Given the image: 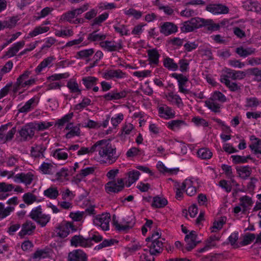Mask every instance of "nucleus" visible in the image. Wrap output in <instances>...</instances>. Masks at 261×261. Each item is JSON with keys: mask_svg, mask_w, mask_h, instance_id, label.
<instances>
[{"mask_svg": "<svg viewBox=\"0 0 261 261\" xmlns=\"http://www.w3.org/2000/svg\"><path fill=\"white\" fill-rule=\"evenodd\" d=\"M92 148L95 151L98 152L99 156L102 158L106 163L112 164L115 163L120 156L117 152L116 148L108 140H101L94 143V147Z\"/></svg>", "mask_w": 261, "mask_h": 261, "instance_id": "obj_1", "label": "nucleus"}, {"mask_svg": "<svg viewBox=\"0 0 261 261\" xmlns=\"http://www.w3.org/2000/svg\"><path fill=\"white\" fill-rule=\"evenodd\" d=\"M161 234L156 231L153 233L151 237L146 239L147 242V247L149 248V252L152 255H158L160 254L163 250V240L165 239L161 237Z\"/></svg>", "mask_w": 261, "mask_h": 261, "instance_id": "obj_2", "label": "nucleus"}, {"mask_svg": "<svg viewBox=\"0 0 261 261\" xmlns=\"http://www.w3.org/2000/svg\"><path fill=\"white\" fill-rule=\"evenodd\" d=\"M29 216L31 219L36 221L41 227L45 226L50 219V217L49 215L42 213L41 206H38L33 208Z\"/></svg>", "mask_w": 261, "mask_h": 261, "instance_id": "obj_3", "label": "nucleus"}, {"mask_svg": "<svg viewBox=\"0 0 261 261\" xmlns=\"http://www.w3.org/2000/svg\"><path fill=\"white\" fill-rule=\"evenodd\" d=\"M36 125L34 123H29L23 126L18 133L23 141L32 139L35 135Z\"/></svg>", "mask_w": 261, "mask_h": 261, "instance_id": "obj_4", "label": "nucleus"}, {"mask_svg": "<svg viewBox=\"0 0 261 261\" xmlns=\"http://www.w3.org/2000/svg\"><path fill=\"white\" fill-rule=\"evenodd\" d=\"M197 234L195 231H191L189 234H187L185 238L187 245L186 247L182 248V252L190 251L195 248L197 244L200 242L199 241H197Z\"/></svg>", "mask_w": 261, "mask_h": 261, "instance_id": "obj_5", "label": "nucleus"}, {"mask_svg": "<svg viewBox=\"0 0 261 261\" xmlns=\"http://www.w3.org/2000/svg\"><path fill=\"white\" fill-rule=\"evenodd\" d=\"M111 220V216L109 213L98 215L93 219V223L97 226H100L104 230L109 229V223Z\"/></svg>", "mask_w": 261, "mask_h": 261, "instance_id": "obj_6", "label": "nucleus"}, {"mask_svg": "<svg viewBox=\"0 0 261 261\" xmlns=\"http://www.w3.org/2000/svg\"><path fill=\"white\" fill-rule=\"evenodd\" d=\"M124 186L123 178L117 179V181L113 180L108 182L106 185V190L107 193H118L122 190Z\"/></svg>", "mask_w": 261, "mask_h": 261, "instance_id": "obj_7", "label": "nucleus"}, {"mask_svg": "<svg viewBox=\"0 0 261 261\" xmlns=\"http://www.w3.org/2000/svg\"><path fill=\"white\" fill-rule=\"evenodd\" d=\"M129 92L128 90H123L119 92L117 90H113L103 96V98L107 101L117 100L124 98Z\"/></svg>", "mask_w": 261, "mask_h": 261, "instance_id": "obj_8", "label": "nucleus"}, {"mask_svg": "<svg viewBox=\"0 0 261 261\" xmlns=\"http://www.w3.org/2000/svg\"><path fill=\"white\" fill-rule=\"evenodd\" d=\"M206 10L215 15L227 14L229 12L228 8L221 4H210Z\"/></svg>", "mask_w": 261, "mask_h": 261, "instance_id": "obj_9", "label": "nucleus"}, {"mask_svg": "<svg viewBox=\"0 0 261 261\" xmlns=\"http://www.w3.org/2000/svg\"><path fill=\"white\" fill-rule=\"evenodd\" d=\"M90 241L83 236L75 235L70 240L71 245L74 247H90Z\"/></svg>", "mask_w": 261, "mask_h": 261, "instance_id": "obj_10", "label": "nucleus"}, {"mask_svg": "<svg viewBox=\"0 0 261 261\" xmlns=\"http://www.w3.org/2000/svg\"><path fill=\"white\" fill-rule=\"evenodd\" d=\"M68 260L87 261V256L82 250L75 249L68 253Z\"/></svg>", "mask_w": 261, "mask_h": 261, "instance_id": "obj_11", "label": "nucleus"}, {"mask_svg": "<svg viewBox=\"0 0 261 261\" xmlns=\"http://www.w3.org/2000/svg\"><path fill=\"white\" fill-rule=\"evenodd\" d=\"M172 76L178 81L179 91L184 94L188 93L189 91L185 88L186 83L188 81V77L181 74H177L176 73H172Z\"/></svg>", "mask_w": 261, "mask_h": 261, "instance_id": "obj_12", "label": "nucleus"}, {"mask_svg": "<svg viewBox=\"0 0 261 261\" xmlns=\"http://www.w3.org/2000/svg\"><path fill=\"white\" fill-rule=\"evenodd\" d=\"M33 174L30 172L18 173L14 176V181L15 182H22L26 185H29L33 181Z\"/></svg>", "mask_w": 261, "mask_h": 261, "instance_id": "obj_13", "label": "nucleus"}, {"mask_svg": "<svg viewBox=\"0 0 261 261\" xmlns=\"http://www.w3.org/2000/svg\"><path fill=\"white\" fill-rule=\"evenodd\" d=\"M36 229V225L31 221H27L22 225L21 230L18 234L20 237L32 234Z\"/></svg>", "mask_w": 261, "mask_h": 261, "instance_id": "obj_14", "label": "nucleus"}, {"mask_svg": "<svg viewBox=\"0 0 261 261\" xmlns=\"http://www.w3.org/2000/svg\"><path fill=\"white\" fill-rule=\"evenodd\" d=\"M46 149V147L42 144H35L31 147V156L34 159H42L44 158V152Z\"/></svg>", "mask_w": 261, "mask_h": 261, "instance_id": "obj_15", "label": "nucleus"}, {"mask_svg": "<svg viewBox=\"0 0 261 261\" xmlns=\"http://www.w3.org/2000/svg\"><path fill=\"white\" fill-rule=\"evenodd\" d=\"M100 46L108 51H114L121 49L122 45L121 42L114 41H105L100 43Z\"/></svg>", "mask_w": 261, "mask_h": 261, "instance_id": "obj_16", "label": "nucleus"}, {"mask_svg": "<svg viewBox=\"0 0 261 261\" xmlns=\"http://www.w3.org/2000/svg\"><path fill=\"white\" fill-rule=\"evenodd\" d=\"M177 27L172 22H165L160 27L161 33L168 36L177 31Z\"/></svg>", "mask_w": 261, "mask_h": 261, "instance_id": "obj_17", "label": "nucleus"}, {"mask_svg": "<svg viewBox=\"0 0 261 261\" xmlns=\"http://www.w3.org/2000/svg\"><path fill=\"white\" fill-rule=\"evenodd\" d=\"M158 112L160 116L166 119L174 117L175 112L170 107L166 105H162L158 108Z\"/></svg>", "mask_w": 261, "mask_h": 261, "instance_id": "obj_18", "label": "nucleus"}, {"mask_svg": "<svg viewBox=\"0 0 261 261\" xmlns=\"http://www.w3.org/2000/svg\"><path fill=\"white\" fill-rule=\"evenodd\" d=\"M135 222L131 220L127 221L125 223L120 224L116 219V216L115 215L113 216L112 224L117 230L126 231L132 228Z\"/></svg>", "mask_w": 261, "mask_h": 261, "instance_id": "obj_19", "label": "nucleus"}, {"mask_svg": "<svg viewBox=\"0 0 261 261\" xmlns=\"http://www.w3.org/2000/svg\"><path fill=\"white\" fill-rule=\"evenodd\" d=\"M225 72L227 74V77L233 80H240L243 79L246 75V73L243 71H237L230 68H226Z\"/></svg>", "mask_w": 261, "mask_h": 261, "instance_id": "obj_20", "label": "nucleus"}, {"mask_svg": "<svg viewBox=\"0 0 261 261\" xmlns=\"http://www.w3.org/2000/svg\"><path fill=\"white\" fill-rule=\"evenodd\" d=\"M149 64L151 66H157L159 63L160 55L156 49H149L147 50Z\"/></svg>", "mask_w": 261, "mask_h": 261, "instance_id": "obj_21", "label": "nucleus"}, {"mask_svg": "<svg viewBox=\"0 0 261 261\" xmlns=\"http://www.w3.org/2000/svg\"><path fill=\"white\" fill-rule=\"evenodd\" d=\"M38 102V100L37 98L33 97L27 101L24 105L20 107L18 111L19 113H25L29 112L31 111L32 109H34L37 105Z\"/></svg>", "mask_w": 261, "mask_h": 261, "instance_id": "obj_22", "label": "nucleus"}, {"mask_svg": "<svg viewBox=\"0 0 261 261\" xmlns=\"http://www.w3.org/2000/svg\"><path fill=\"white\" fill-rule=\"evenodd\" d=\"M243 7L247 11L258 12L261 10L260 5L255 1L247 0L243 3Z\"/></svg>", "mask_w": 261, "mask_h": 261, "instance_id": "obj_23", "label": "nucleus"}, {"mask_svg": "<svg viewBox=\"0 0 261 261\" xmlns=\"http://www.w3.org/2000/svg\"><path fill=\"white\" fill-rule=\"evenodd\" d=\"M125 74L121 70H109L105 72L103 77L105 79H122L125 76Z\"/></svg>", "mask_w": 261, "mask_h": 261, "instance_id": "obj_24", "label": "nucleus"}, {"mask_svg": "<svg viewBox=\"0 0 261 261\" xmlns=\"http://www.w3.org/2000/svg\"><path fill=\"white\" fill-rule=\"evenodd\" d=\"M190 21L194 30L206 26V24H209L211 22V21L209 20L198 17L191 18Z\"/></svg>", "mask_w": 261, "mask_h": 261, "instance_id": "obj_25", "label": "nucleus"}, {"mask_svg": "<svg viewBox=\"0 0 261 261\" xmlns=\"http://www.w3.org/2000/svg\"><path fill=\"white\" fill-rule=\"evenodd\" d=\"M44 195L50 199H56L59 195L58 188L55 186H51L43 192Z\"/></svg>", "mask_w": 261, "mask_h": 261, "instance_id": "obj_26", "label": "nucleus"}, {"mask_svg": "<svg viewBox=\"0 0 261 261\" xmlns=\"http://www.w3.org/2000/svg\"><path fill=\"white\" fill-rule=\"evenodd\" d=\"M249 147L257 158L261 159V140L255 138V142L249 145Z\"/></svg>", "mask_w": 261, "mask_h": 261, "instance_id": "obj_27", "label": "nucleus"}, {"mask_svg": "<svg viewBox=\"0 0 261 261\" xmlns=\"http://www.w3.org/2000/svg\"><path fill=\"white\" fill-rule=\"evenodd\" d=\"M255 52V49L252 47L244 48L242 46L237 47L236 53L241 57L245 58L249 55L253 54Z\"/></svg>", "mask_w": 261, "mask_h": 261, "instance_id": "obj_28", "label": "nucleus"}, {"mask_svg": "<svg viewBox=\"0 0 261 261\" xmlns=\"http://www.w3.org/2000/svg\"><path fill=\"white\" fill-rule=\"evenodd\" d=\"M72 225L70 223H67L65 225L60 226L57 231V236L61 238H66L69 233V228H71Z\"/></svg>", "mask_w": 261, "mask_h": 261, "instance_id": "obj_29", "label": "nucleus"}, {"mask_svg": "<svg viewBox=\"0 0 261 261\" xmlns=\"http://www.w3.org/2000/svg\"><path fill=\"white\" fill-rule=\"evenodd\" d=\"M55 166L51 163L43 162L39 167V170L45 174H53Z\"/></svg>", "mask_w": 261, "mask_h": 261, "instance_id": "obj_30", "label": "nucleus"}, {"mask_svg": "<svg viewBox=\"0 0 261 261\" xmlns=\"http://www.w3.org/2000/svg\"><path fill=\"white\" fill-rule=\"evenodd\" d=\"M97 81V78L91 76L84 77L82 80L83 85L87 89H90L95 86Z\"/></svg>", "mask_w": 261, "mask_h": 261, "instance_id": "obj_31", "label": "nucleus"}, {"mask_svg": "<svg viewBox=\"0 0 261 261\" xmlns=\"http://www.w3.org/2000/svg\"><path fill=\"white\" fill-rule=\"evenodd\" d=\"M24 45L25 42L24 41H21L15 43L12 47L9 48L7 55L10 57H13Z\"/></svg>", "mask_w": 261, "mask_h": 261, "instance_id": "obj_32", "label": "nucleus"}, {"mask_svg": "<svg viewBox=\"0 0 261 261\" xmlns=\"http://www.w3.org/2000/svg\"><path fill=\"white\" fill-rule=\"evenodd\" d=\"M164 66L169 70L176 71L178 67L177 64L174 62L173 59L166 57L163 60Z\"/></svg>", "mask_w": 261, "mask_h": 261, "instance_id": "obj_33", "label": "nucleus"}, {"mask_svg": "<svg viewBox=\"0 0 261 261\" xmlns=\"http://www.w3.org/2000/svg\"><path fill=\"white\" fill-rule=\"evenodd\" d=\"M106 38V35L98 33L97 31H95L88 34L87 39L91 42H96L103 41Z\"/></svg>", "mask_w": 261, "mask_h": 261, "instance_id": "obj_34", "label": "nucleus"}, {"mask_svg": "<svg viewBox=\"0 0 261 261\" xmlns=\"http://www.w3.org/2000/svg\"><path fill=\"white\" fill-rule=\"evenodd\" d=\"M140 175L139 171L137 170H133L127 173L128 181L126 183L127 187H129L132 184L137 181Z\"/></svg>", "mask_w": 261, "mask_h": 261, "instance_id": "obj_35", "label": "nucleus"}, {"mask_svg": "<svg viewBox=\"0 0 261 261\" xmlns=\"http://www.w3.org/2000/svg\"><path fill=\"white\" fill-rule=\"evenodd\" d=\"M55 59V58L51 56L44 59L36 68V72L37 73H40L44 68L51 64Z\"/></svg>", "mask_w": 261, "mask_h": 261, "instance_id": "obj_36", "label": "nucleus"}, {"mask_svg": "<svg viewBox=\"0 0 261 261\" xmlns=\"http://www.w3.org/2000/svg\"><path fill=\"white\" fill-rule=\"evenodd\" d=\"M168 203L167 200L165 198L159 196L153 197L151 206L156 208H161L166 206Z\"/></svg>", "mask_w": 261, "mask_h": 261, "instance_id": "obj_37", "label": "nucleus"}, {"mask_svg": "<svg viewBox=\"0 0 261 261\" xmlns=\"http://www.w3.org/2000/svg\"><path fill=\"white\" fill-rule=\"evenodd\" d=\"M185 124H186L185 122L181 120H173L167 123V127L173 131L178 130L182 125Z\"/></svg>", "mask_w": 261, "mask_h": 261, "instance_id": "obj_38", "label": "nucleus"}, {"mask_svg": "<svg viewBox=\"0 0 261 261\" xmlns=\"http://www.w3.org/2000/svg\"><path fill=\"white\" fill-rule=\"evenodd\" d=\"M236 170L239 176L243 179L248 178L251 173V170L249 166L238 167L236 168Z\"/></svg>", "mask_w": 261, "mask_h": 261, "instance_id": "obj_39", "label": "nucleus"}, {"mask_svg": "<svg viewBox=\"0 0 261 261\" xmlns=\"http://www.w3.org/2000/svg\"><path fill=\"white\" fill-rule=\"evenodd\" d=\"M49 27L43 25L37 27L33 30V31L29 33L28 38L34 37L39 34L46 33L49 30Z\"/></svg>", "mask_w": 261, "mask_h": 261, "instance_id": "obj_40", "label": "nucleus"}, {"mask_svg": "<svg viewBox=\"0 0 261 261\" xmlns=\"http://www.w3.org/2000/svg\"><path fill=\"white\" fill-rule=\"evenodd\" d=\"M74 18H75V16L72 10L63 13L60 17V21L61 22H68L72 23Z\"/></svg>", "mask_w": 261, "mask_h": 261, "instance_id": "obj_41", "label": "nucleus"}, {"mask_svg": "<svg viewBox=\"0 0 261 261\" xmlns=\"http://www.w3.org/2000/svg\"><path fill=\"white\" fill-rule=\"evenodd\" d=\"M240 205L243 206V211L245 212L247 208L251 206L253 204V201L250 197L248 196H244L240 199Z\"/></svg>", "mask_w": 261, "mask_h": 261, "instance_id": "obj_42", "label": "nucleus"}, {"mask_svg": "<svg viewBox=\"0 0 261 261\" xmlns=\"http://www.w3.org/2000/svg\"><path fill=\"white\" fill-rule=\"evenodd\" d=\"M94 53V50L93 48L82 50L76 53V58L86 59L93 55Z\"/></svg>", "mask_w": 261, "mask_h": 261, "instance_id": "obj_43", "label": "nucleus"}, {"mask_svg": "<svg viewBox=\"0 0 261 261\" xmlns=\"http://www.w3.org/2000/svg\"><path fill=\"white\" fill-rule=\"evenodd\" d=\"M95 167H87L85 169H83L81 170L80 172L76 175L77 179L81 180L84 177L93 174L95 171Z\"/></svg>", "mask_w": 261, "mask_h": 261, "instance_id": "obj_44", "label": "nucleus"}, {"mask_svg": "<svg viewBox=\"0 0 261 261\" xmlns=\"http://www.w3.org/2000/svg\"><path fill=\"white\" fill-rule=\"evenodd\" d=\"M197 155L201 159L207 160L212 157V152L207 148H202L198 150Z\"/></svg>", "mask_w": 261, "mask_h": 261, "instance_id": "obj_45", "label": "nucleus"}, {"mask_svg": "<svg viewBox=\"0 0 261 261\" xmlns=\"http://www.w3.org/2000/svg\"><path fill=\"white\" fill-rule=\"evenodd\" d=\"M205 105L215 113H219L220 112V105L214 100L210 99L205 101Z\"/></svg>", "mask_w": 261, "mask_h": 261, "instance_id": "obj_46", "label": "nucleus"}, {"mask_svg": "<svg viewBox=\"0 0 261 261\" xmlns=\"http://www.w3.org/2000/svg\"><path fill=\"white\" fill-rule=\"evenodd\" d=\"M118 242L114 239L104 240L101 243L95 247L94 250H99L103 248L111 246L114 245L115 243H117Z\"/></svg>", "mask_w": 261, "mask_h": 261, "instance_id": "obj_47", "label": "nucleus"}, {"mask_svg": "<svg viewBox=\"0 0 261 261\" xmlns=\"http://www.w3.org/2000/svg\"><path fill=\"white\" fill-rule=\"evenodd\" d=\"M67 87L69 88L71 93H76L80 94L81 90L79 88L78 84L75 81L70 80L67 84Z\"/></svg>", "mask_w": 261, "mask_h": 261, "instance_id": "obj_48", "label": "nucleus"}, {"mask_svg": "<svg viewBox=\"0 0 261 261\" xmlns=\"http://www.w3.org/2000/svg\"><path fill=\"white\" fill-rule=\"evenodd\" d=\"M14 210V207L8 206L4 207V204L0 203V218L4 219L9 216L11 212Z\"/></svg>", "mask_w": 261, "mask_h": 261, "instance_id": "obj_49", "label": "nucleus"}, {"mask_svg": "<svg viewBox=\"0 0 261 261\" xmlns=\"http://www.w3.org/2000/svg\"><path fill=\"white\" fill-rule=\"evenodd\" d=\"M166 97L168 101L174 102L178 107L180 105H182L181 98L176 94H174L173 92H170L166 95Z\"/></svg>", "mask_w": 261, "mask_h": 261, "instance_id": "obj_50", "label": "nucleus"}, {"mask_svg": "<svg viewBox=\"0 0 261 261\" xmlns=\"http://www.w3.org/2000/svg\"><path fill=\"white\" fill-rule=\"evenodd\" d=\"M231 158L232 159V162L234 164L245 163L248 162V159H251L250 155L244 156L238 155H233L231 156Z\"/></svg>", "mask_w": 261, "mask_h": 261, "instance_id": "obj_51", "label": "nucleus"}, {"mask_svg": "<svg viewBox=\"0 0 261 261\" xmlns=\"http://www.w3.org/2000/svg\"><path fill=\"white\" fill-rule=\"evenodd\" d=\"M23 200L28 205L32 204L37 201V197L31 193H27L23 196Z\"/></svg>", "mask_w": 261, "mask_h": 261, "instance_id": "obj_52", "label": "nucleus"}, {"mask_svg": "<svg viewBox=\"0 0 261 261\" xmlns=\"http://www.w3.org/2000/svg\"><path fill=\"white\" fill-rule=\"evenodd\" d=\"M73 115V113L65 115L62 118L58 120L56 123V125H58L59 127L63 126L72 119Z\"/></svg>", "mask_w": 261, "mask_h": 261, "instance_id": "obj_53", "label": "nucleus"}, {"mask_svg": "<svg viewBox=\"0 0 261 261\" xmlns=\"http://www.w3.org/2000/svg\"><path fill=\"white\" fill-rule=\"evenodd\" d=\"M71 176L69 170L67 168H63L59 172H57L55 176L57 180H60L62 178H66Z\"/></svg>", "mask_w": 261, "mask_h": 261, "instance_id": "obj_54", "label": "nucleus"}, {"mask_svg": "<svg viewBox=\"0 0 261 261\" xmlns=\"http://www.w3.org/2000/svg\"><path fill=\"white\" fill-rule=\"evenodd\" d=\"M60 194L62 196V199L64 200H72L74 196L73 192L69 189H63L61 191Z\"/></svg>", "mask_w": 261, "mask_h": 261, "instance_id": "obj_55", "label": "nucleus"}, {"mask_svg": "<svg viewBox=\"0 0 261 261\" xmlns=\"http://www.w3.org/2000/svg\"><path fill=\"white\" fill-rule=\"evenodd\" d=\"M53 156L58 160H65L68 157V154L63 149H57L53 152Z\"/></svg>", "mask_w": 261, "mask_h": 261, "instance_id": "obj_56", "label": "nucleus"}, {"mask_svg": "<svg viewBox=\"0 0 261 261\" xmlns=\"http://www.w3.org/2000/svg\"><path fill=\"white\" fill-rule=\"evenodd\" d=\"M49 255V251L47 249L37 250L33 254V258L38 259L44 258Z\"/></svg>", "mask_w": 261, "mask_h": 261, "instance_id": "obj_57", "label": "nucleus"}, {"mask_svg": "<svg viewBox=\"0 0 261 261\" xmlns=\"http://www.w3.org/2000/svg\"><path fill=\"white\" fill-rule=\"evenodd\" d=\"M31 71L25 70L17 79L16 84L17 85H21V87H22L23 85V83H25V81H27L26 80L29 77Z\"/></svg>", "mask_w": 261, "mask_h": 261, "instance_id": "obj_58", "label": "nucleus"}, {"mask_svg": "<svg viewBox=\"0 0 261 261\" xmlns=\"http://www.w3.org/2000/svg\"><path fill=\"white\" fill-rule=\"evenodd\" d=\"M210 99L215 101L216 100H218L222 102H224L226 101V98L225 96L223 93L218 91H216L214 92Z\"/></svg>", "mask_w": 261, "mask_h": 261, "instance_id": "obj_59", "label": "nucleus"}, {"mask_svg": "<svg viewBox=\"0 0 261 261\" xmlns=\"http://www.w3.org/2000/svg\"><path fill=\"white\" fill-rule=\"evenodd\" d=\"M225 218H221L218 221H215L211 227L212 232H216L217 230L221 229L225 222Z\"/></svg>", "mask_w": 261, "mask_h": 261, "instance_id": "obj_60", "label": "nucleus"}, {"mask_svg": "<svg viewBox=\"0 0 261 261\" xmlns=\"http://www.w3.org/2000/svg\"><path fill=\"white\" fill-rule=\"evenodd\" d=\"M142 150L136 147H132L128 150L126 153L127 158H133L142 154Z\"/></svg>", "mask_w": 261, "mask_h": 261, "instance_id": "obj_61", "label": "nucleus"}, {"mask_svg": "<svg viewBox=\"0 0 261 261\" xmlns=\"http://www.w3.org/2000/svg\"><path fill=\"white\" fill-rule=\"evenodd\" d=\"M255 239V236L253 233H249L244 237L243 240L240 243L241 246H245L250 244Z\"/></svg>", "mask_w": 261, "mask_h": 261, "instance_id": "obj_62", "label": "nucleus"}, {"mask_svg": "<svg viewBox=\"0 0 261 261\" xmlns=\"http://www.w3.org/2000/svg\"><path fill=\"white\" fill-rule=\"evenodd\" d=\"M259 103V101L256 97L247 98L246 99L245 107L248 108H255L256 107Z\"/></svg>", "mask_w": 261, "mask_h": 261, "instance_id": "obj_63", "label": "nucleus"}, {"mask_svg": "<svg viewBox=\"0 0 261 261\" xmlns=\"http://www.w3.org/2000/svg\"><path fill=\"white\" fill-rule=\"evenodd\" d=\"M108 13L106 12L100 15L93 19L92 25H95L100 24L108 17Z\"/></svg>", "mask_w": 261, "mask_h": 261, "instance_id": "obj_64", "label": "nucleus"}]
</instances>
